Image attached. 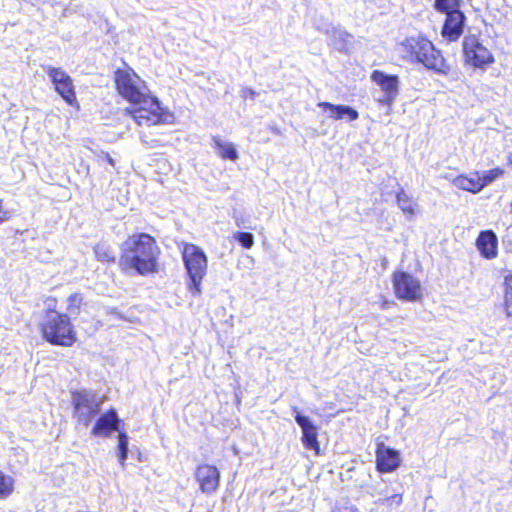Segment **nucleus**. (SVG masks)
<instances>
[{
    "label": "nucleus",
    "instance_id": "37",
    "mask_svg": "<svg viewBox=\"0 0 512 512\" xmlns=\"http://www.w3.org/2000/svg\"><path fill=\"white\" fill-rule=\"evenodd\" d=\"M508 164L512 166V157L508 158Z\"/></svg>",
    "mask_w": 512,
    "mask_h": 512
},
{
    "label": "nucleus",
    "instance_id": "8",
    "mask_svg": "<svg viewBox=\"0 0 512 512\" xmlns=\"http://www.w3.org/2000/svg\"><path fill=\"white\" fill-rule=\"evenodd\" d=\"M71 395L73 417L77 423L88 427L94 417L99 414L102 401L93 392L87 390H75L72 391Z\"/></svg>",
    "mask_w": 512,
    "mask_h": 512
},
{
    "label": "nucleus",
    "instance_id": "13",
    "mask_svg": "<svg viewBox=\"0 0 512 512\" xmlns=\"http://www.w3.org/2000/svg\"><path fill=\"white\" fill-rule=\"evenodd\" d=\"M375 455L376 469L379 473H391L400 466L399 451L386 446L383 442L377 443Z\"/></svg>",
    "mask_w": 512,
    "mask_h": 512
},
{
    "label": "nucleus",
    "instance_id": "28",
    "mask_svg": "<svg viewBox=\"0 0 512 512\" xmlns=\"http://www.w3.org/2000/svg\"><path fill=\"white\" fill-rule=\"evenodd\" d=\"M503 175L504 170L499 167L487 170L483 176L480 175V181L483 183V188Z\"/></svg>",
    "mask_w": 512,
    "mask_h": 512
},
{
    "label": "nucleus",
    "instance_id": "21",
    "mask_svg": "<svg viewBox=\"0 0 512 512\" xmlns=\"http://www.w3.org/2000/svg\"><path fill=\"white\" fill-rule=\"evenodd\" d=\"M92 251L95 259L105 265H113L117 261L113 248L106 242H98L94 244Z\"/></svg>",
    "mask_w": 512,
    "mask_h": 512
},
{
    "label": "nucleus",
    "instance_id": "29",
    "mask_svg": "<svg viewBox=\"0 0 512 512\" xmlns=\"http://www.w3.org/2000/svg\"><path fill=\"white\" fill-rule=\"evenodd\" d=\"M234 238L245 249H250L254 245V236L250 232H237L234 234Z\"/></svg>",
    "mask_w": 512,
    "mask_h": 512
},
{
    "label": "nucleus",
    "instance_id": "25",
    "mask_svg": "<svg viewBox=\"0 0 512 512\" xmlns=\"http://www.w3.org/2000/svg\"><path fill=\"white\" fill-rule=\"evenodd\" d=\"M14 490V479L0 470V499H6Z\"/></svg>",
    "mask_w": 512,
    "mask_h": 512
},
{
    "label": "nucleus",
    "instance_id": "12",
    "mask_svg": "<svg viewBox=\"0 0 512 512\" xmlns=\"http://www.w3.org/2000/svg\"><path fill=\"white\" fill-rule=\"evenodd\" d=\"M123 421L119 419L117 411L109 408L101 414L91 429V435L95 437H110L114 431L122 430Z\"/></svg>",
    "mask_w": 512,
    "mask_h": 512
},
{
    "label": "nucleus",
    "instance_id": "10",
    "mask_svg": "<svg viewBox=\"0 0 512 512\" xmlns=\"http://www.w3.org/2000/svg\"><path fill=\"white\" fill-rule=\"evenodd\" d=\"M194 478L199 490L206 495L216 493L221 485V472L213 464H198L194 470Z\"/></svg>",
    "mask_w": 512,
    "mask_h": 512
},
{
    "label": "nucleus",
    "instance_id": "33",
    "mask_svg": "<svg viewBox=\"0 0 512 512\" xmlns=\"http://www.w3.org/2000/svg\"><path fill=\"white\" fill-rule=\"evenodd\" d=\"M331 512H360L355 506H338L335 507Z\"/></svg>",
    "mask_w": 512,
    "mask_h": 512
},
{
    "label": "nucleus",
    "instance_id": "30",
    "mask_svg": "<svg viewBox=\"0 0 512 512\" xmlns=\"http://www.w3.org/2000/svg\"><path fill=\"white\" fill-rule=\"evenodd\" d=\"M82 302V297L80 294H72L68 298V309L74 308L75 310H78Z\"/></svg>",
    "mask_w": 512,
    "mask_h": 512
},
{
    "label": "nucleus",
    "instance_id": "4",
    "mask_svg": "<svg viewBox=\"0 0 512 512\" xmlns=\"http://www.w3.org/2000/svg\"><path fill=\"white\" fill-rule=\"evenodd\" d=\"M180 252L189 279L188 290L192 295H199L201 283L208 270V258L204 251L193 243H182Z\"/></svg>",
    "mask_w": 512,
    "mask_h": 512
},
{
    "label": "nucleus",
    "instance_id": "27",
    "mask_svg": "<svg viewBox=\"0 0 512 512\" xmlns=\"http://www.w3.org/2000/svg\"><path fill=\"white\" fill-rule=\"evenodd\" d=\"M117 450L119 461L124 464L128 455V435L125 431H119Z\"/></svg>",
    "mask_w": 512,
    "mask_h": 512
},
{
    "label": "nucleus",
    "instance_id": "19",
    "mask_svg": "<svg viewBox=\"0 0 512 512\" xmlns=\"http://www.w3.org/2000/svg\"><path fill=\"white\" fill-rule=\"evenodd\" d=\"M318 107L328 111V117L334 121L346 119L349 122L355 121L359 117L356 109L346 105H336L330 102H319Z\"/></svg>",
    "mask_w": 512,
    "mask_h": 512
},
{
    "label": "nucleus",
    "instance_id": "5",
    "mask_svg": "<svg viewBox=\"0 0 512 512\" xmlns=\"http://www.w3.org/2000/svg\"><path fill=\"white\" fill-rule=\"evenodd\" d=\"M131 104L132 107L125 109V115L130 116L137 125L156 126L167 122L169 113L151 93H147Z\"/></svg>",
    "mask_w": 512,
    "mask_h": 512
},
{
    "label": "nucleus",
    "instance_id": "32",
    "mask_svg": "<svg viewBox=\"0 0 512 512\" xmlns=\"http://www.w3.org/2000/svg\"><path fill=\"white\" fill-rule=\"evenodd\" d=\"M389 506L397 505L399 506L402 503V495L401 494H393L386 498L385 500Z\"/></svg>",
    "mask_w": 512,
    "mask_h": 512
},
{
    "label": "nucleus",
    "instance_id": "31",
    "mask_svg": "<svg viewBox=\"0 0 512 512\" xmlns=\"http://www.w3.org/2000/svg\"><path fill=\"white\" fill-rule=\"evenodd\" d=\"M13 216L12 211L5 209L3 205V200L0 199V223L9 221Z\"/></svg>",
    "mask_w": 512,
    "mask_h": 512
},
{
    "label": "nucleus",
    "instance_id": "22",
    "mask_svg": "<svg viewBox=\"0 0 512 512\" xmlns=\"http://www.w3.org/2000/svg\"><path fill=\"white\" fill-rule=\"evenodd\" d=\"M502 293V309L507 317H512V272L504 276Z\"/></svg>",
    "mask_w": 512,
    "mask_h": 512
},
{
    "label": "nucleus",
    "instance_id": "16",
    "mask_svg": "<svg viewBox=\"0 0 512 512\" xmlns=\"http://www.w3.org/2000/svg\"><path fill=\"white\" fill-rule=\"evenodd\" d=\"M466 17L462 11H450L445 14L441 28L442 37L448 42H456L464 32Z\"/></svg>",
    "mask_w": 512,
    "mask_h": 512
},
{
    "label": "nucleus",
    "instance_id": "14",
    "mask_svg": "<svg viewBox=\"0 0 512 512\" xmlns=\"http://www.w3.org/2000/svg\"><path fill=\"white\" fill-rule=\"evenodd\" d=\"M294 418L301 428V442L304 448L313 451L315 455H319L321 449L318 440V427L307 416L299 412L296 413Z\"/></svg>",
    "mask_w": 512,
    "mask_h": 512
},
{
    "label": "nucleus",
    "instance_id": "7",
    "mask_svg": "<svg viewBox=\"0 0 512 512\" xmlns=\"http://www.w3.org/2000/svg\"><path fill=\"white\" fill-rule=\"evenodd\" d=\"M462 56L465 65L485 70L495 62L493 53L483 44L479 36L467 34L462 41Z\"/></svg>",
    "mask_w": 512,
    "mask_h": 512
},
{
    "label": "nucleus",
    "instance_id": "18",
    "mask_svg": "<svg viewBox=\"0 0 512 512\" xmlns=\"http://www.w3.org/2000/svg\"><path fill=\"white\" fill-rule=\"evenodd\" d=\"M475 245L484 259L492 260L498 256V238L493 230L480 231Z\"/></svg>",
    "mask_w": 512,
    "mask_h": 512
},
{
    "label": "nucleus",
    "instance_id": "20",
    "mask_svg": "<svg viewBox=\"0 0 512 512\" xmlns=\"http://www.w3.org/2000/svg\"><path fill=\"white\" fill-rule=\"evenodd\" d=\"M451 183L458 189L477 194L483 189V183L480 181V172L474 171L470 174H460L454 177Z\"/></svg>",
    "mask_w": 512,
    "mask_h": 512
},
{
    "label": "nucleus",
    "instance_id": "17",
    "mask_svg": "<svg viewBox=\"0 0 512 512\" xmlns=\"http://www.w3.org/2000/svg\"><path fill=\"white\" fill-rule=\"evenodd\" d=\"M384 93L385 103L390 104L398 94L399 78L397 75H386L383 71L374 70L370 76Z\"/></svg>",
    "mask_w": 512,
    "mask_h": 512
},
{
    "label": "nucleus",
    "instance_id": "23",
    "mask_svg": "<svg viewBox=\"0 0 512 512\" xmlns=\"http://www.w3.org/2000/svg\"><path fill=\"white\" fill-rule=\"evenodd\" d=\"M396 201L402 212L406 215L412 216L416 212V203L412 198L403 190L400 189L396 194Z\"/></svg>",
    "mask_w": 512,
    "mask_h": 512
},
{
    "label": "nucleus",
    "instance_id": "24",
    "mask_svg": "<svg viewBox=\"0 0 512 512\" xmlns=\"http://www.w3.org/2000/svg\"><path fill=\"white\" fill-rule=\"evenodd\" d=\"M214 148L224 160L235 161L238 158L237 151L232 143H223L219 138H214Z\"/></svg>",
    "mask_w": 512,
    "mask_h": 512
},
{
    "label": "nucleus",
    "instance_id": "1",
    "mask_svg": "<svg viewBox=\"0 0 512 512\" xmlns=\"http://www.w3.org/2000/svg\"><path fill=\"white\" fill-rule=\"evenodd\" d=\"M162 251L157 239L146 232L129 235L122 243L118 266L123 274L150 276L161 269Z\"/></svg>",
    "mask_w": 512,
    "mask_h": 512
},
{
    "label": "nucleus",
    "instance_id": "11",
    "mask_svg": "<svg viewBox=\"0 0 512 512\" xmlns=\"http://www.w3.org/2000/svg\"><path fill=\"white\" fill-rule=\"evenodd\" d=\"M56 92L72 107H78L73 79L62 69L50 67L47 71Z\"/></svg>",
    "mask_w": 512,
    "mask_h": 512
},
{
    "label": "nucleus",
    "instance_id": "38",
    "mask_svg": "<svg viewBox=\"0 0 512 512\" xmlns=\"http://www.w3.org/2000/svg\"><path fill=\"white\" fill-rule=\"evenodd\" d=\"M208 512H211V511H208Z\"/></svg>",
    "mask_w": 512,
    "mask_h": 512
},
{
    "label": "nucleus",
    "instance_id": "6",
    "mask_svg": "<svg viewBox=\"0 0 512 512\" xmlns=\"http://www.w3.org/2000/svg\"><path fill=\"white\" fill-rule=\"evenodd\" d=\"M113 82L118 95L129 103L149 93L145 81L129 66L116 69Z\"/></svg>",
    "mask_w": 512,
    "mask_h": 512
},
{
    "label": "nucleus",
    "instance_id": "9",
    "mask_svg": "<svg viewBox=\"0 0 512 512\" xmlns=\"http://www.w3.org/2000/svg\"><path fill=\"white\" fill-rule=\"evenodd\" d=\"M393 292L398 300L419 302L423 299V286L417 277L404 270H395L391 276Z\"/></svg>",
    "mask_w": 512,
    "mask_h": 512
},
{
    "label": "nucleus",
    "instance_id": "15",
    "mask_svg": "<svg viewBox=\"0 0 512 512\" xmlns=\"http://www.w3.org/2000/svg\"><path fill=\"white\" fill-rule=\"evenodd\" d=\"M294 418L301 428V442L304 448L313 451L315 455H319L321 449L318 440V427L307 416L299 412L296 413Z\"/></svg>",
    "mask_w": 512,
    "mask_h": 512
},
{
    "label": "nucleus",
    "instance_id": "3",
    "mask_svg": "<svg viewBox=\"0 0 512 512\" xmlns=\"http://www.w3.org/2000/svg\"><path fill=\"white\" fill-rule=\"evenodd\" d=\"M42 338L56 346L71 347L77 341V332L70 317L55 310H48L39 325Z\"/></svg>",
    "mask_w": 512,
    "mask_h": 512
},
{
    "label": "nucleus",
    "instance_id": "36",
    "mask_svg": "<svg viewBox=\"0 0 512 512\" xmlns=\"http://www.w3.org/2000/svg\"><path fill=\"white\" fill-rule=\"evenodd\" d=\"M102 156L104 158V160L111 166H115V161L114 159L111 157V155L108 153V152H103L102 153Z\"/></svg>",
    "mask_w": 512,
    "mask_h": 512
},
{
    "label": "nucleus",
    "instance_id": "26",
    "mask_svg": "<svg viewBox=\"0 0 512 512\" xmlns=\"http://www.w3.org/2000/svg\"><path fill=\"white\" fill-rule=\"evenodd\" d=\"M460 4L461 0H435L434 8L441 14H447L450 11H461Z\"/></svg>",
    "mask_w": 512,
    "mask_h": 512
},
{
    "label": "nucleus",
    "instance_id": "2",
    "mask_svg": "<svg viewBox=\"0 0 512 512\" xmlns=\"http://www.w3.org/2000/svg\"><path fill=\"white\" fill-rule=\"evenodd\" d=\"M399 50L401 58L410 64H421L426 69L441 75H448L451 71L441 50L437 49L426 36L406 37L399 44Z\"/></svg>",
    "mask_w": 512,
    "mask_h": 512
},
{
    "label": "nucleus",
    "instance_id": "34",
    "mask_svg": "<svg viewBox=\"0 0 512 512\" xmlns=\"http://www.w3.org/2000/svg\"><path fill=\"white\" fill-rule=\"evenodd\" d=\"M241 95L244 99H254L256 92L252 88H244Z\"/></svg>",
    "mask_w": 512,
    "mask_h": 512
},
{
    "label": "nucleus",
    "instance_id": "35",
    "mask_svg": "<svg viewBox=\"0 0 512 512\" xmlns=\"http://www.w3.org/2000/svg\"><path fill=\"white\" fill-rule=\"evenodd\" d=\"M395 305V302L393 300H389L387 298H383L381 301H380V308L382 310H386L388 308H390L391 306Z\"/></svg>",
    "mask_w": 512,
    "mask_h": 512
}]
</instances>
